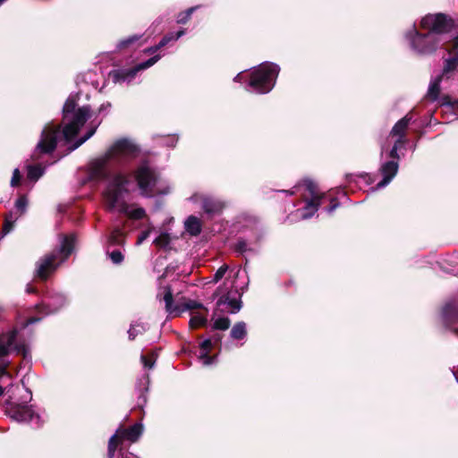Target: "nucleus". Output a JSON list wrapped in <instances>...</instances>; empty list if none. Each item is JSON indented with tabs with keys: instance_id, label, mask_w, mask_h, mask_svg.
<instances>
[{
	"instance_id": "nucleus-55",
	"label": "nucleus",
	"mask_w": 458,
	"mask_h": 458,
	"mask_svg": "<svg viewBox=\"0 0 458 458\" xmlns=\"http://www.w3.org/2000/svg\"><path fill=\"white\" fill-rule=\"evenodd\" d=\"M4 393V388L0 386V396L3 394Z\"/></svg>"
},
{
	"instance_id": "nucleus-24",
	"label": "nucleus",
	"mask_w": 458,
	"mask_h": 458,
	"mask_svg": "<svg viewBox=\"0 0 458 458\" xmlns=\"http://www.w3.org/2000/svg\"><path fill=\"white\" fill-rule=\"evenodd\" d=\"M458 67V55L454 54L453 56L447 58L444 62V67L442 71V74L440 75L443 77H451V75L454 72V71Z\"/></svg>"
},
{
	"instance_id": "nucleus-42",
	"label": "nucleus",
	"mask_w": 458,
	"mask_h": 458,
	"mask_svg": "<svg viewBox=\"0 0 458 458\" xmlns=\"http://www.w3.org/2000/svg\"><path fill=\"white\" fill-rule=\"evenodd\" d=\"M111 107H112L111 103L110 102H106V103L102 104L99 106L98 114L103 115V116H105V115H106L109 113Z\"/></svg>"
},
{
	"instance_id": "nucleus-6",
	"label": "nucleus",
	"mask_w": 458,
	"mask_h": 458,
	"mask_svg": "<svg viewBox=\"0 0 458 458\" xmlns=\"http://www.w3.org/2000/svg\"><path fill=\"white\" fill-rule=\"evenodd\" d=\"M12 353L28 355V348L21 340L20 332L13 329L0 335V376L7 375L6 369L10 364L9 355Z\"/></svg>"
},
{
	"instance_id": "nucleus-45",
	"label": "nucleus",
	"mask_w": 458,
	"mask_h": 458,
	"mask_svg": "<svg viewBox=\"0 0 458 458\" xmlns=\"http://www.w3.org/2000/svg\"><path fill=\"white\" fill-rule=\"evenodd\" d=\"M149 235V231H144L142 232L139 237H138V240H137V245H140L141 244Z\"/></svg>"
},
{
	"instance_id": "nucleus-34",
	"label": "nucleus",
	"mask_w": 458,
	"mask_h": 458,
	"mask_svg": "<svg viewBox=\"0 0 458 458\" xmlns=\"http://www.w3.org/2000/svg\"><path fill=\"white\" fill-rule=\"evenodd\" d=\"M199 8V5L192 6L185 12H182L177 15L176 21L179 24H185L191 18V14Z\"/></svg>"
},
{
	"instance_id": "nucleus-1",
	"label": "nucleus",
	"mask_w": 458,
	"mask_h": 458,
	"mask_svg": "<svg viewBox=\"0 0 458 458\" xmlns=\"http://www.w3.org/2000/svg\"><path fill=\"white\" fill-rule=\"evenodd\" d=\"M137 151L135 145L128 140L115 141L106 153L97 159L92 160L88 165V177L89 181L109 182L119 173L112 174V162L122 163L133 157Z\"/></svg>"
},
{
	"instance_id": "nucleus-21",
	"label": "nucleus",
	"mask_w": 458,
	"mask_h": 458,
	"mask_svg": "<svg viewBox=\"0 0 458 458\" xmlns=\"http://www.w3.org/2000/svg\"><path fill=\"white\" fill-rule=\"evenodd\" d=\"M411 120V117L407 114L403 118L399 120L393 127L390 134L392 136H396L398 138L397 139L398 142H404L403 139H404V135H405V131H406Z\"/></svg>"
},
{
	"instance_id": "nucleus-22",
	"label": "nucleus",
	"mask_w": 458,
	"mask_h": 458,
	"mask_svg": "<svg viewBox=\"0 0 458 458\" xmlns=\"http://www.w3.org/2000/svg\"><path fill=\"white\" fill-rule=\"evenodd\" d=\"M212 346V340L211 339H206L200 344V353L199 355V359L201 360L203 365H210L213 363L215 358L208 356V352Z\"/></svg>"
},
{
	"instance_id": "nucleus-4",
	"label": "nucleus",
	"mask_w": 458,
	"mask_h": 458,
	"mask_svg": "<svg viewBox=\"0 0 458 458\" xmlns=\"http://www.w3.org/2000/svg\"><path fill=\"white\" fill-rule=\"evenodd\" d=\"M75 236L73 234L61 236L60 246L38 261L37 276L47 279L72 254Z\"/></svg>"
},
{
	"instance_id": "nucleus-35",
	"label": "nucleus",
	"mask_w": 458,
	"mask_h": 458,
	"mask_svg": "<svg viewBox=\"0 0 458 458\" xmlns=\"http://www.w3.org/2000/svg\"><path fill=\"white\" fill-rule=\"evenodd\" d=\"M27 206H28L27 198L25 196H21L15 201V205H14L15 211L20 216H21L22 214H24L26 212Z\"/></svg>"
},
{
	"instance_id": "nucleus-38",
	"label": "nucleus",
	"mask_w": 458,
	"mask_h": 458,
	"mask_svg": "<svg viewBox=\"0 0 458 458\" xmlns=\"http://www.w3.org/2000/svg\"><path fill=\"white\" fill-rule=\"evenodd\" d=\"M235 250L241 254H244L249 251H254L253 249L248 246V243L244 240H239L235 245Z\"/></svg>"
},
{
	"instance_id": "nucleus-57",
	"label": "nucleus",
	"mask_w": 458,
	"mask_h": 458,
	"mask_svg": "<svg viewBox=\"0 0 458 458\" xmlns=\"http://www.w3.org/2000/svg\"><path fill=\"white\" fill-rule=\"evenodd\" d=\"M5 0H0V5L4 2Z\"/></svg>"
},
{
	"instance_id": "nucleus-32",
	"label": "nucleus",
	"mask_w": 458,
	"mask_h": 458,
	"mask_svg": "<svg viewBox=\"0 0 458 458\" xmlns=\"http://www.w3.org/2000/svg\"><path fill=\"white\" fill-rule=\"evenodd\" d=\"M44 174V168L39 165H29L27 176L30 181H37Z\"/></svg>"
},
{
	"instance_id": "nucleus-10",
	"label": "nucleus",
	"mask_w": 458,
	"mask_h": 458,
	"mask_svg": "<svg viewBox=\"0 0 458 458\" xmlns=\"http://www.w3.org/2000/svg\"><path fill=\"white\" fill-rule=\"evenodd\" d=\"M411 47L421 55H428L435 52L440 46V36L434 33H420L415 27L406 34Z\"/></svg>"
},
{
	"instance_id": "nucleus-29",
	"label": "nucleus",
	"mask_w": 458,
	"mask_h": 458,
	"mask_svg": "<svg viewBox=\"0 0 458 458\" xmlns=\"http://www.w3.org/2000/svg\"><path fill=\"white\" fill-rule=\"evenodd\" d=\"M101 123V120H98L97 118H95L93 121H91L90 123V128L89 129V131H87L86 135L82 138H81L77 143L75 144V146L72 148V149L78 148L79 146H81L82 143H84L87 140H89L96 131L98 126Z\"/></svg>"
},
{
	"instance_id": "nucleus-37",
	"label": "nucleus",
	"mask_w": 458,
	"mask_h": 458,
	"mask_svg": "<svg viewBox=\"0 0 458 458\" xmlns=\"http://www.w3.org/2000/svg\"><path fill=\"white\" fill-rule=\"evenodd\" d=\"M140 38V36H138V35H133V36H131L125 39H123L121 40L118 45H117V48L119 49H122V48H124V47H129L130 45H131L132 43L136 42L137 40H139Z\"/></svg>"
},
{
	"instance_id": "nucleus-13",
	"label": "nucleus",
	"mask_w": 458,
	"mask_h": 458,
	"mask_svg": "<svg viewBox=\"0 0 458 458\" xmlns=\"http://www.w3.org/2000/svg\"><path fill=\"white\" fill-rule=\"evenodd\" d=\"M6 413L12 420L18 422L31 423L35 427H39L41 424L39 415L36 414L29 406L11 404L6 409Z\"/></svg>"
},
{
	"instance_id": "nucleus-56",
	"label": "nucleus",
	"mask_w": 458,
	"mask_h": 458,
	"mask_svg": "<svg viewBox=\"0 0 458 458\" xmlns=\"http://www.w3.org/2000/svg\"><path fill=\"white\" fill-rule=\"evenodd\" d=\"M220 339H221V337H220L219 335H217V336L216 337V341H220Z\"/></svg>"
},
{
	"instance_id": "nucleus-48",
	"label": "nucleus",
	"mask_w": 458,
	"mask_h": 458,
	"mask_svg": "<svg viewBox=\"0 0 458 458\" xmlns=\"http://www.w3.org/2000/svg\"><path fill=\"white\" fill-rule=\"evenodd\" d=\"M454 54L458 55V35L453 40Z\"/></svg>"
},
{
	"instance_id": "nucleus-15",
	"label": "nucleus",
	"mask_w": 458,
	"mask_h": 458,
	"mask_svg": "<svg viewBox=\"0 0 458 458\" xmlns=\"http://www.w3.org/2000/svg\"><path fill=\"white\" fill-rule=\"evenodd\" d=\"M216 306L222 311L237 313L242 308L241 293L236 289L228 291L226 294L220 296Z\"/></svg>"
},
{
	"instance_id": "nucleus-31",
	"label": "nucleus",
	"mask_w": 458,
	"mask_h": 458,
	"mask_svg": "<svg viewBox=\"0 0 458 458\" xmlns=\"http://www.w3.org/2000/svg\"><path fill=\"white\" fill-rule=\"evenodd\" d=\"M146 331V326L143 323L136 322L132 324L128 330L130 340L135 339L138 335H141Z\"/></svg>"
},
{
	"instance_id": "nucleus-2",
	"label": "nucleus",
	"mask_w": 458,
	"mask_h": 458,
	"mask_svg": "<svg viewBox=\"0 0 458 458\" xmlns=\"http://www.w3.org/2000/svg\"><path fill=\"white\" fill-rule=\"evenodd\" d=\"M129 183L127 175L123 174L113 177L103 191V204L109 212L124 214L131 219L140 220L145 217L146 211L143 208L126 203L125 195L129 192Z\"/></svg>"
},
{
	"instance_id": "nucleus-53",
	"label": "nucleus",
	"mask_w": 458,
	"mask_h": 458,
	"mask_svg": "<svg viewBox=\"0 0 458 458\" xmlns=\"http://www.w3.org/2000/svg\"><path fill=\"white\" fill-rule=\"evenodd\" d=\"M285 193H287L288 195H293V191H284Z\"/></svg>"
},
{
	"instance_id": "nucleus-39",
	"label": "nucleus",
	"mask_w": 458,
	"mask_h": 458,
	"mask_svg": "<svg viewBox=\"0 0 458 458\" xmlns=\"http://www.w3.org/2000/svg\"><path fill=\"white\" fill-rule=\"evenodd\" d=\"M107 254L114 264H120L123 260V255L121 250L107 251Z\"/></svg>"
},
{
	"instance_id": "nucleus-16",
	"label": "nucleus",
	"mask_w": 458,
	"mask_h": 458,
	"mask_svg": "<svg viewBox=\"0 0 458 458\" xmlns=\"http://www.w3.org/2000/svg\"><path fill=\"white\" fill-rule=\"evenodd\" d=\"M66 302L65 297L61 293H55L47 296L44 301L37 306V309L43 313L44 316L52 314L59 310Z\"/></svg>"
},
{
	"instance_id": "nucleus-49",
	"label": "nucleus",
	"mask_w": 458,
	"mask_h": 458,
	"mask_svg": "<svg viewBox=\"0 0 458 458\" xmlns=\"http://www.w3.org/2000/svg\"><path fill=\"white\" fill-rule=\"evenodd\" d=\"M337 206H338V204L336 203V204H333L330 207H328L327 208V213L331 214L336 208Z\"/></svg>"
},
{
	"instance_id": "nucleus-36",
	"label": "nucleus",
	"mask_w": 458,
	"mask_h": 458,
	"mask_svg": "<svg viewBox=\"0 0 458 458\" xmlns=\"http://www.w3.org/2000/svg\"><path fill=\"white\" fill-rule=\"evenodd\" d=\"M230 327V319L228 318L223 317L215 319L213 327L218 330H226Z\"/></svg>"
},
{
	"instance_id": "nucleus-11",
	"label": "nucleus",
	"mask_w": 458,
	"mask_h": 458,
	"mask_svg": "<svg viewBox=\"0 0 458 458\" xmlns=\"http://www.w3.org/2000/svg\"><path fill=\"white\" fill-rule=\"evenodd\" d=\"M420 27L428 30V33L439 36L449 32L454 27V21L450 16L442 13H428L421 19Z\"/></svg>"
},
{
	"instance_id": "nucleus-7",
	"label": "nucleus",
	"mask_w": 458,
	"mask_h": 458,
	"mask_svg": "<svg viewBox=\"0 0 458 458\" xmlns=\"http://www.w3.org/2000/svg\"><path fill=\"white\" fill-rule=\"evenodd\" d=\"M162 295L166 312L174 317H178L187 310L197 309H201L208 312V309L205 308L202 303L194 300L180 297L174 301L173 293L169 286H164L159 289L157 298L160 299Z\"/></svg>"
},
{
	"instance_id": "nucleus-54",
	"label": "nucleus",
	"mask_w": 458,
	"mask_h": 458,
	"mask_svg": "<svg viewBox=\"0 0 458 458\" xmlns=\"http://www.w3.org/2000/svg\"><path fill=\"white\" fill-rule=\"evenodd\" d=\"M454 377H455V378H456V380L458 382V371L457 372H454Z\"/></svg>"
},
{
	"instance_id": "nucleus-28",
	"label": "nucleus",
	"mask_w": 458,
	"mask_h": 458,
	"mask_svg": "<svg viewBox=\"0 0 458 458\" xmlns=\"http://www.w3.org/2000/svg\"><path fill=\"white\" fill-rule=\"evenodd\" d=\"M230 335L234 340H242L247 335L246 324L242 321L237 322L232 328Z\"/></svg>"
},
{
	"instance_id": "nucleus-33",
	"label": "nucleus",
	"mask_w": 458,
	"mask_h": 458,
	"mask_svg": "<svg viewBox=\"0 0 458 458\" xmlns=\"http://www.w3.org/2000/svg\"><path fill=\"white\" fill-rule=\"evenodd\" d=\"M123 233L121 229H114L108 238L110 245H121L123 242Z\"/></svg>"
},
{
	"instance_id": "nucleus-47",
	"label": "nucleus",
	"mask_w": 458,
	"mask_h": 458,
	"mask_svg": "<svg viewBox=\"0 0 458 458\" xmlns=\"http://www.w3.org/2000/svg\"><path fill=\"white\" fill-rule=\"evenodd\" d=\"M119 455L121 458H138L136 455H134L131 453L129 452H123V449H119Z\"/></svg>"
},
{
	"instance_id": "nucleus-12",
	"label": "nucleus",
	"mask_w": 458,
	"mask_h": 458,
	"mask_svg": "<svg viewBox=\"0 0 458 458\" xmlns=\"http://www.w3.org/2000/svg\"><path fill=\"white\" fill-rule=\"evenodd\" d=\"M60 136V125L47 123L42 130L40 139L36 145L34 156L52 153L57 145V139Z\"/></svg>"
},
{
	"instance_id": "nucleus-44",
	"label": "nucleus",
	"mask_w": 458,
	"mask_h": 458,
	"mask_svg": "<svg viewBox=\"0 0 458 458\" xmlns=\"http://www.w3.org/2000/svg\"><path fill=\"white\" fill-rule=\"evenodd\" d=\"M140 360L146 369H152L155 363V360H149L147 356L141 355Z\"/></svg>"
},
{
	"instance_id": "nucleus-40",
	"label": "nucleus",
	"mask_w": 458,
	"mask_h": 458,
	"mask_svg": "<svg viewBox=\"0 0 458 458\" xmlns=\"http://www.w3.org/2000/svg\"><path fill=\"white\" fill-rule=\"evenodd\" d=\"M227 270H228L227 265L221 266L215 273L213 281L216 283L219 280H221L225 276Z\"/></svg>"
},
{
	"instance_id": "nucleus-23",
	"label": "nucleus",
	"mask_w": 458,
	"mask_h": 458,
	"mask_svg": "<svg viewBox=\"0 0 458 458\" xmlns=\"http://www.w3.org/2000/svg\"><path fill=\"white\" fill-rule=\"evenodd\" d=\"M184 33H185L184 30H180L175 34H174V33L168 34V35L165 36L157 46L148 48L145 52L148 53V54H153L156 51H157L159 48L167 45L170 41L177 40Z\"/></svg>"
},
{
	"instance_id": "nucleus-52",
	"label": "nucleus",
	"mask_w": 458,
	"mask_h": 458,
	"mask_svg": "<svg viewBox=\"0 0 458 458\" xmlns=\"http://www.w3.org/2000/svg\"><path fill=\"white\" fill-rule=\"evenodd\" d=\"M358 177V175H353V174H350V175H347V179L349 182L354 180V178Z\"/></svg>"
},
{
	"instance_id": "nucleus-51",
	"label": "nucleus",
	"mask_w": 458,
	"mask_h": 458,
	"mask_svg": "<svg viewBox=\"0 0 458 458\" xmlns=\"http://www.w3.org/2000/svg\"><path fill=\"white\" fill-rule=\"evenodd\" d=\"M241 80H242V73H238V74L234 77V79H233V81H241Z\"/></svg>"
},
{
	"instance_id": "nucleus-8",
	"label": "nucleus",
	"mask_w": 458,
	"mask_h": 458,
	"mask_svg": "<svg viewBox=\"0 0 458 458\" xmlns=\"http://www.w3.org/2000/svg\"><path fill=\"white\" fill-rule=\"evenodd\" d=\"M134 178L144 197H152L154 194L163 193L157 188L158 175L147 162L141 163L134 171Z\"/></svg>"
},
{
	"instance_id": "nucleus-46",
	"label": "nucleus",
	"mask_w": 458,
	"mask_h": 458,
	"mask_svg": "<svg viewBox=\"0 0 458 458\" xmlns=\"http://www.w3.org/2000/svg\"><path fill=\"white\" fill-rule=\"evenodd\" d=\"M41 318H42V317H31L25 321V323L23 324V327H26L29 325L38 322L39 320H41Z\"/></svg>"
},
{
	"instance_id": "nucleus-17",
	"label": "nucleus",
	"mask_w": 458,
	"mask_h": 458,
	"mask_svg": "<svg viewBox=\"0 0 458 458\" xmlns=\"http://www.w3.org/2000/svg\"><path fill=\"white\" fill-rule=\"evenodd\" d=\"M159 59H160V55H155V56L149 58L148 60L137 64L132 69L119 71V72H117L114 74L115 79H116L117 81H130L131 80H132L134 78V76L136 75V73L139 71H142V70H145V69L152 66Z\"/></svg>"
},
{
	"instance_id": "nucleus-50",
	"label": "nucleus",
	"mask_w": 458,
	"mask_h": 458,
	"mask_svg": "<svg viewBox=\"0 0 458 458\" xmlns=\"http://www.w3.org/2000/svg\"><path fill=\"white\" fill-rule=\"evenodd\" d=\"M5 318V313L3 308L0 307V322Z\"/></svg>"
},
{
	"instance_id": "nucleus-27",
	"label": "nucleus",
	"mask_w": 458,
	"mask_h": 458,
	"mask_svg": "<svg viewBox=\"0 0 458 458\" xmlns=\"http://www.w3.org/2000/svg\"><path fill=\"white\" fill-rule=\"evenodd\" d=\"M441 80H442V77L438 75L434 80H432L429 83L428 89V97L433 101L437 100L440 94Z\"/></svg>"
},
{
	"instance_id": "nucleus-41",
	"label": "nucleus",
	"mask_w": 458,
	"mask_h": 458,
	"mask_svg": "<svg viewBox=\"0 0 458 458\" xmlns=\"http://www.w3.org/2000/svg\"><path fill=\"white\" fill-rule=\"evenodd\" d=\"M404 142H398L397 140L395 141L394 145L393 146L392 149L390 150V153H389V157L395 159V161H397L399 159V156H398V148H400V146L402 144H403Z\"/></svg>"
},
{
	"instance_id": "nucleus-3",
	"label": "nucleus",
	"mask_w": 458,
	"mask_h": 458,
	"mask_svg": "<svg viewBox=\"0 0 458 458\" xmlns=\"http://www.w3.org/2000/svg\"><path fill=\"white\" fill-rule=\"evenodd\" d=\"M76 96H70L63 108V122L64 123L62 134L66 141L73 139L83 124L91 117L89 106L77 107Z\"/></svg>"
},
{
	"instance_id": "nucleus-26",
	"label": "nucleus",
	"mask_w": 458,
	"mask_h": 458,
	"mask_svg": "<svg viewBox=\"0 0 458 458\" xmlns=\"http://www.w3.org/2000/svg\"><path fill=\"white\" fill-rule=\"evenodd\" d=\"M20 215L16 211H10L6 216L4 219V224L2 231V237L9 233L14 225V223L18 219Z\"/></svg>"
},
{
	"instance_id": "nucleus-14",
	"label": "nucleus",
	"mask_w": 458,
	"mask_h": 458,
	"mask_svg": "<svg viewBox=\"0 0 458 458\" xmlns=\"http://www.w3.org/2000/svg\"><path fill=\"white\" fill-rule=\"evenodd\" d=\"M302 186L310 196V199L307 201L301 214V217L303 219H308L317 212L318 207L321 204V199L325 197V194L318 193L317 185L310 180H304Z\"/></svg>"
},
{
	"instance_id": "nucleus-9",
	"label": "nucleus",
	"mask_w": 458,
	"mask_h": 458,
	"mask_svg": "<svg viewBox=\"0 0 458 458\" xmlns=\"http://www.w3.org/2000/svg\"><path fill=\"white\" fill-rule=\"evenodd\" d=\"M143 433V425L136 423L128 428H119L108 441L107 457L114 458L117 448L123 449V442L135 443Z\"/></svg>"
},
{
	"instance_id": "nucleus-25",
	"label": "nucleus",
	"mask_w": 458,
	"mask_h": 458,
	"mask_svg": "<svg viewBox=\"0 0 458 458\" xmlns=\"http://www.w3.org/2000/svg\"><path fill=\"white\" fill-rule=\"evenodd\" d=\"M185 229L191 235H199L201 232L200 220L194 216H190L185 221Z\"/></svg>"
},
{
	"instance_id": "nucleus-30",
	"label": "nucleus",
	"mask_w": 458,
	"mask_h": 458,
	"mask_svg": "<svg viewBox=\"0 0 458 458\" xmlns=\"http://www.w3.org/2000/svg\"><path fill=\"white\" fill-rule=\"evenodd\" d=\"M208 323V319L206 315H202L200 313H194L192 314L191 319H190V326L192 328L204 327Z\"/></svg>"
},
{
	"instance_id": "nucleus-19",
	"label": "nucleus",
	"mask_w": 458,
	"mask_h": 458,
	"mask_svg": "<svg viewBox=\"0 0 458 458\" xmlns=\"http://www.w3.org/2000/svg\"><path fill=\"white\" fill-rule=\"evenodd\" d=\"M225 203L217 199L212 197H205L202 199V208L208 215H216L222 212L225 208Z\"/></svg>"
},
{
	"instance_id": "nucleus-18",
	"label": "nucleus",
	"mask_w": 458,
	"mask_h": 458,
	"mask_svg": "<svg viewBox=\"0 0 458 458\" xmlns=\"http://www.w3.org/2000/svg\"><path fill=\"white\" fill-rule=\"evenodd\" d=\"M380 171L383 179L377 184V190L386 187L395 176L398 171V162L395 160L387 161L381 165Z\"/></svg>"
},
{
	"instance_id": "nucleus-43",
	"label": "nucleus",
	"mask_w": 458,
	"mask_h": 458,
	"mask_svg": "<svg viewBox=\"0 0 458 458\" xmlns=\"http://www.w3.org/2000/svg\"><path fill=\"white\" fill-rule=\"evenodd\" d=\"M20 180H21L20 171H19L18 168H15L13 173L12 179H11V185L13 187L17 186L19 182H20Z\"/></svg>"
},
{
	"instance_id": "nucleus-20",
	"label": "nucleus",
	"mask_w": 458,
	"mask_h": 458,
	"mask_svg": "<svg viewBox=\"0 0 458 458\" xmlns=\"http://www.w3.org/2000/svg\"><path fill=\"white\" fill-rule=\"evenodd\" d=\"M442 316L446 325L458 323V302L455 301L447 302L443 309Z\"/></svg>"
},
{
	"instance_id": "nucleus-5",
	"label": "nucleus",
	"mask_w": 458,
	"mask_h": 458,
	"mask_svg": "<svg viewBox=\"0 0 458 458\" xmlns=\"http://www.w3.org/2000/svg\"><path fill=\"white\" fill-rule=\"evenodd\" d=\"M280 68L273 63H265L252 71L246 90L265 94L275 86Z\"/></svg>"
}]
</instances>
